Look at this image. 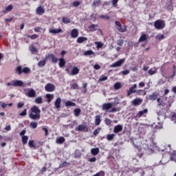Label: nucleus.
Listing matches in <instances>:
<instances>
[{
  "label": "nucleus",
  "instance_id": "1",
  "mask_svg": "<svg viewBox=\"0 0 176 176\" xmlns=\"http://www.w3.org/2000/svg\"><path fill=\"white\" fill-rule=\"evenodd\" d=\"M29 118L32 120H39L41 119V109L36 105L31 107L29 111Z\"/></svg>",
  "mask_w": 176,
  "mask_h": 176
},
{
  "label": "nucleus",
  "instance_id": "2",
  "mask_svg": "<svg viewBox=\"0 0 176 176\" xmlns=\"http://www.w3.org/2000/svg\"><path fill=\"white\" fill-rule=\"evenodd\" d=\"M165 109H170L171 104L174 102V98L173 96L166 97L164 99Z\"/></svg>",
  "mask_w": 176,
  "mask_h": 176
},
{
  "label": "nucleus",
  "instance_id": "3",
  "mask_svg": "<svg viewBox=\"0 0 176 176\" xmlns=\"http://www.w3.org/2000/svg\"><path fill=\"white\" fill-rule=\"evenodd\" d=\"M116 28L119 31V32H126L127 31V28L126 25L122 26V23L120 21H116Z\"/></svg>",
  "mask_w": 176,
  "mask_h": 176
},
{
  "label": "nucleus",
  "instance_id": "4",
  "mask_svg": "<svg viewBox=\"0 0 176 176\" xmlns=\"http://www.w3.org/2000/svg\"><path fill=\"white\" fill-rule=\"evenodd\" d=\"M165 25L166 24L164 23V21L163 20L159 19L154 23L155 28H156L157 30H163Z\"/></svg>",
  "mask_w": 176,
  "mask_h": 176
},
{
  "label": "nucleus",
  "instance_id": "5",
  "mask_svg": "<svg viewBox=\"0 0 176 176\" xmlns=\"http://www.w3.org/2000/svg\"><path fill=\"white\" fill-rule=\"evenodd\" d=\"M45 60H51L54 64L58 61V58L56 55H54V54H49L45 56Z\"/></svg>",
  "mask_w": 176,
  "mask_h": 176
},
{
  "label": "nucleus",
  "instance_id": "6",
  "mask_svg": "<svg viewBox=\"0 0 176 176\" xmlns=\"http://www.w3.org/2000/svg\"><path fill=\"white\" fill-rule=\"evenodd\" d=\"M76 131H84L85 133H87L89 131V127L86 125L79 124L77 128H76Z\"/></svg>",
  "mask_w": 176,
  "mask_h": 176
},
{
  "label": "nucleus",
  "instance_id": "7",
  "mask_svg": "<svg viewBox=\"0 0 176 176\" xmlns=\"http://www.w3.org/2000/svg\"><path fill=\"white\" fill-rule=\"evenodd\" d=\"M45 89L48 92L54 91L56 90V86L52 83H48L45 85Z\"/></svg>",
  "mask_w": 176,
  "mask_h": 176
},
{
  "label": "nucleus",
  "instance_id": "8",
  "mask_svg": "<svg viewBox=\"0 0 176 176\" xmlns=\"http://www.w3.org/2000/svg\"><path fill=\"white\" fill-rule=\"evenodd\" d=\"M124 63V59H120L116 63H113L111 67V68H116V67H122V65Z\"/></svg>",
  "mask_w": 176,
  "mask_h": 176
},
{
  "label": "nucleus",
  "instance_id": "9",
  "mask_svg": "<svg viewBox=\"0 0 176 176\" xmlns=\"http://www.w3.org/2000/svg\"><path fill=\"white\" fill-rule=\"evenodd\" d=\"M24 82L20 80H16L12 81V86L14 87H21L23 86Z\"/></svg>",
  "mask_w": 176,
  "mask_h": 176
},
{
  "label": "nucleus",
  "instance_id": "10",
  "mask_svg": "<svg viewBox=\"0 0 176 176\" xmlns=\"http://www.w3.org/2000/svg\"><path fill=\"white\" fill-rule=\"evenodd\" d=\"M135 89H137V84L133 85V87H131L129 90H127V96H131V94L137 93V90H135Z\"/></svg>",
  "mask_w": 176,
  "mask_h": 176
},
{
  "label": "nucleus",
  "instance_id": "11",
  "mask_svg": "<svg viewBox=\"0 0 176 176\" xmlns=\"http://www.w3.org/2000/svg\"><path fill=\"white\" fill-rule=\"evenodd\" d=\"M113 107L112 103L108 102V103H104L102 106V111H109Z\"/></svg>",
  "mask_w": 176,
  "mask_h": 176
},
{
  "label": "nucleus",
  "instance_id": "12",
  "mask_svg": "<svg viewBox=\"0 0 176 176\" xmlns=\"http://www.w3.org/2000/svg\"><path fill=\"white\" fill-rule=\"evenodd\" d=\"M122 131H123V126H122L121 124H118L114 126L113 133H115L116 134H118V133H120Z\"/></svg>",
  "mask_w": 176,
  "mask_h": 176
},
{
  "label": "nucleus",
  "instance_id": "13",
  "mask_svg": "<svg viewBox=\"0 0 176 176\" xmlns=\"http://www.w3.org/2000/svg\"><path fill=\"white\" fill-rule=\"evenodd\" d=\"M132 105L134 107H138L140 104H142V99L141 98H135L131 102Z\"/></svg>",
  "mask_w": 176,
  "mask_h": 176
},
{
  "label": "nucleus",
  "instance_id": "14",
  "mask_svg": "<svg viewBox=\"0 0 176 176\" xmlns=\"http://www.w3.org/2000/svg\"><path fill=\"white\" fill-rule=\"evenodd\" d=\"M27 96L30 98H34V97L36 96V92L35 90H34V89H29Z\"/></svg>",
  "mask_w": 176,
  "mask_h": 176
},
{
  "label": "nucleus",
  "instance_id": "15",
  "mask_svg": "<svg viewBox=\"0 0 176 176\" xmlns=\"http://www.w3.org/2000/svg\"><path fill=\"white\" fill-rule=\"evenodd\" d=\"M157 107H162V108H164L165 109V106H164V99L158 98L157 99Z\"/></svg>",
  "mask_w": 176,
  "mask_h": 176
},
{
  "label": "nucleus",
  "instance_id": "16",
  "mask_svg": "<svg viewBox=\"0 0 176 176\" xmlns=\"http://www.w3.org/2000/svg\"><path fill=\"white\" fill-rule=\"evenodd\" d=\"M79 35V31L78 29H73L71 31V36L72 38H78Z\"/></svg>",
  "mask_w": 176,
  "mask_h": 176
},
{
  "label": "nucleus",
  "instance_id": "17",
  "mask_svg": "<svg viewBox=\"0 0 176 176\" xmlns=\"http://www.w3.org/2000/svg\"><path fill=\"white\" fill-rule=\"evenodd\" d=\"M54 105L56 109H60V108H61V98H58L56 100Z\"/></svg>",
  "mask_w": 176,
  "mask_h": 176
},
{
  "label": "nucleus",
  "instance_id": "18",
  "mask_svg": "<svg viewBox=\"0 0 176 176\" xmlns=\"http://www.w3.org/2000/svg\"><path fill=\"white\" fill-rule=\"evenodd\" d=\"M36 12L37 14H40V16H41V15L43 14V13H45V9L42 6H40L36 8Z\"/></svg>",
  "mask_w": 176,
  "mask_h": 176
},
{
  "label": "nucleus",
  "instance_id": "19",
  "mask_svg": "<svg viewBox=\"0 0 176 176\" xmlns=\"http://www.w3.org/2000/svg\"><path fill=\"white\" fill-rule=\"evenodd\" d=\"M158 97V95L157 93H153L151 95H149L148 96V100L151 101H155V100H157Z\"/></svg>",
  "mask_w": 176,
  "mask_h": 176
},
{
  "label": "nucleus",
  "instance_id": "20",
  "mask_svg": "<svg viewBox=\"0 0 176 176\" xmlns=\"http://www.w3.org/2000/svg\"><path fill=\"white\" fill-rule=\"evenodd\" d=\"M144 113H148V109H144L143 111H139L135 116V119H137V118H141V116H142Z\"/></svg>",
  "mask_w": 176,
  "mask_h": 176
},
{
  "label": "nucleus",
  "instance_id": "21",
  "mask_svg": "<svg viewBox=\"0 0 176 176\" xmlns=\"http://www.w3.org/2000/svg\"><path fill=\"white\" fill-rule=\"evenodd\" d=\"M88 28L91 31V32H94V31H97V28H98V25L97 24H92L90 25Z\"/></svg>",
  "mask_w": 176,
  "mask_h": 176
},
{
  "label": "nucleus",
  "instance_id": "22",
  "mask_svg": "<svg viewBox=\"0 0 176 176\" xmlns=\"http://www.w3.org/2000/svg\"><path fill=\"white\" fill-rule=\"evenodd\" d=\"M91 153L94 156H97V155H98V153H100V148H94L91 149Z\"/></svg>",
  "mask_w": 176,
  "mask_h": 176
},
{
  "label": "nucleus",
  "instance_id": "23",
  "mask_svg": "<svg viewBox=\"0 0 176 176\" xmlns=\"http://www.w3.org/2000/svg\"><path fill=\"white\" fill-rule=\"evenodd\" d=\"M79 68L78 67H74L70 75L74 76V75H78L79 74Z\"/></svg>",
  "mask_w": 176,
  "mask_h": 176
},
{
  "label": "nucleus",
  "instance_id": "24",
  "mask_svg": "<svg viewBox=\"0 0 176 176\" xmlns=\"http://www.w3.org/2000/svg\"><path fill=\"white\" fill-rule=\"evenodd\" d=\"M49 32H50V34H60V32H63V30H61V29H50Z\"/></svg>",
  "mask_w": 176,
  "mask_h": 176
},
{
  "label": "nucleus",
  "instance_id": "25",
  "mask_svg": "<svg viewBox=\"0 0 176 176\" xmlns=\"http://www.w3.org/2000/svg\"><path fill=\"white\" fill-rule=\"evenodd\" d=\"M59 61V67L60 68H63V67H65V59H64V58H60L59 59H58Z\"/></svg>",
  "mask_w": 176,
  "mask_h": 176
},
{
  "label": "nucleus",
  "instance_id": "26",
  "mask_svg": "<svg viewBox=\"0 0 176 176\" xmlns=\"http://www.w3.org/2000/svg\"><path fill=\"white\" fill-rule=\"evenodd\" d=\"M87 41V37L80 36L77 38V43H83Z\"/></svg>",
  "mask_w": 176,
  "mask_h": 176
},
{
  "label": "nucleus",
  "instance_id": "27",
  "mask_svg": "<svg viewBox=\"0 0 176 176\" xmlns=\"http://www.w3.org/2000/svg\"><path fill=\"white\" fill-rule=\"evenodd\" d=\"M15 72L17 75H21V74H23V67L21 66H18L15 69Z\"/></svg>",
  "mask_w": 176,
  "mask_h": 176
},
{
  "label": "nucleus",
  "instance_id": "28",
  "mask_svg": "<svg viewBox=\"0 0 176 176\" xmlns=\"http://www.w3.org/2000/svg\"><path fill=\"white\" fill-rule=\"evenodd\" d=\"M56 142V144H64V142H65V138H64V137L58 138Z\"/></svg>",
  "mask_w": 176,
  "mask_h": 176
},
{
  "label": "nucleus",
  "instance_id": "29",
  "mask_svg": "<svg viewBox=\"0 0 176 176\" xmlns=\"http://www.w3.org/2000/svg\"><path fill=\"white\" fill-rule=\"evenodd\" d=\"M113 87L115 90H119L122 89V82H116L113 85Z\"/></svg>",
  "mask_w": 176,
  "mask_h": 176
},
{
  "label": "nucleus",
  "instance_id": "30",
  "mask_svg": "<svg viewBox=\"0 0 176 176\" xmlns=\"http://www.w3.org/2000/svg\"><path fill=\"white\" fill-rule=\"evenodd\" d=\"M46 61H47V60H46V58H45V60H40L38 63V67H45V65H46Z\"/></svg>",
  "mask_w": 176,
  "mask_h": 176
},
{
  "label": "nucleus",
  "instance_id": "31",
  "mask_svg": "<svg viewBox=\"0 0 176 176\" xmlns=\"http://www.w3.org/2000/svg\"><path fill=\"white\" fill-rule=\"evenodd\" d=\"M81 112H82V110H80V109H79V108L75 109L74 110V116L78 118V116H79V115H80Z\"/></svg>",
  "mask_w": 176,
  "mask_h": 176
},
{
  "label": "nucleus",
  "instance_id": "32",
  "mask_svg": "<svg viewBox=\"0 0 176 176\" xmlns=\"http://www.w3.org/2000/svg\"><path fill=\"white\" fill-rule=\"evenodd\" d=\"M148 39L147 34H142L140 38H139V42H145Z\"/></svg>",
  "mask_w": 176,
  "mask_h": 176
},
{
  "label": "nucleus",
  "instance_id": "33",
  "mask_svg": "<svg viewBox=\"0 0 176 176\" xmlns=\"http://www.w3.org/2000/svg\"><path fill=\"white\" fill-rule=\"evenodd\" d=\"M65 107H76V104L71 100H68L65 102Z\"/></svg>",
  "mask_w": 176,
  "mask_h": 176
},
{
  "label": "nucleus",
  "instance_id": "34",
  "mask_svg": "<svg viewBox=\"0 0 176 176\" xmlns=\"http://www.w3.org/2000/svg\"><path fill=\"white\" fill-rule=\"evenodd\" d=\"M100 123H101V118L100 116H96L95 119V124L96 126H100Z\"/></svg>",
  "mask_w": 176,
  "mask_h": 176
},
{
  "label": "nucleus",
  "instance_id": "35",
  "mask_svg": "<svg viewBox=\"0 0 176 176\" xmlns=\"http://www.w3.org/2000/svg\"><path fill=\"white\" fill-rule=\"evenodd\" d=\"M12 9H13V6L9 5L4 10H3V13H9Z\"/></svg>",
  "mask_w": 176,
  "mask_h": 176
},
{
  "label": "nucleus",
  "instance_id": "36",
  "mask_svg": "<svg viewBox=\"0 0 176 176\" xmlns=\"http://www.w3.org/2000/svg\"><path fill=\"white\" fill-rule=\"evenodd\" d=\"M30 127V129H36V127H38V122H31Z\"/></svg>",
  "mask_w": 176,
  "mask_h": 176
},
{
  "label": "nucleus",
  "instance_id": "37",
  "mask_svg": "<svg viewBox=\"0 0 176 176\" xmlns=\"http://www.w3.org/2000/svg\"><path fill=\"white\" fill-rule=\"evenodd\" d=\"M92 55L96 56V54H94V52H93L92 50H87L84 53V56H92Z\"/></svg>",
  "mask_w": 176,
  "mask_h": 176
},
{
  "label": "nucleus",
  "instance_id": "38",
  "mask_svg": "<svg viewBox=\"0 0 176 176\" xmlns=\"http://www.w3.org/2000/svg\"><path fill=\"white\" fill-rule=\"evenodd\" d=\"M34 102H36V104H42L43 102V99L42 98V96L36 98L34 100Z\"/></svg>",
  "mask_w": 176,
  "mask_h": 176
},
{
  "label": "nucleus",
  "instance_id": "39",
  "mask_svg": "<svg viewBox=\"0 0 176 176\" xmlns=\"http://www.w3.org/2000/svg\"><path fill=\"white\" fill-rule=\"evenodd\" d=\"M70 87L71 89H73L74 90L76 89L78 90L79 89V85H78V83L74 82L70 85Z\"/></svg>",
  "mask_w": 176,
  "mask_h": 176
},
{
  "label": "nucleus",
  "instance_id": "40",
  "mask_svg": "<svg viewBox=\"0 0 176 176\" xmlns=\"http://www.w3.org/2000/svg\"><path fill=\"white\" fill-rule=\"evenodd\" d=\"M62 21L65 24H69V23H71V19H69L68 17H63Z\"/></svg>",
  "mask_w": 176,
  "mask_h": 176
},
{
  "label": "nucleus",
  "instance_id": "41",
  "mask_svg": "<svg viewBox=\"0 0 176 176\" xmlns=\"http://www.w3.org/2000/svg\"><path fill=\"white\" fill-rule=\"evenodd\" d=\"M28 142V136H27V135L22 136V143H23V144L25 145Z\"/></svg>",
  "mask_w": 176,
  "mask_h": 176
},
{
  "label": "nucleus",
  "instance_id": "42",
  "mask_svg": "<svg viewBox=\"0 0 176 176\" xmlns=\"http://www.w3.org/2000/svg\"><path fill=\"white\" fill-rule=\"evenodd\" d=\"M164 38H165L164 34H159L155 36V39L157 41H162V39H164Z\"/></svg>",
  "mask_w": 176,
  "mask_h": 176
},
{
  "label": "nucleus",
  "instance_id": "43",
  "mask_svg": "<svg viewBox=\"0 0 176 176\" xmlns=\"http://www.w3.org/2000/svg\"><path fill=\"white\" fill-rule=\"evenodd\" d=\"M101 3V0H95L92 4V6H94L96 8V6H100Z\"/></svg>",
  "mask_w": 176,
  "mask_h": 176
},
{
  "label": "nucleus",
  "instance_id": "44",
  "mask_svg": "<svg viewBox=\"0 0 176 176\" xmlns=\"http://www.w3.org/2000/svg\"><path fill=\"white\" fill-rule=\"evenodd\" d=\"M27 38H30V39H38V38H39V35H38V34H32V35L28 34L27 36Z\"/></svg>",
  "mask_w": 176,
  "mask_h": 176
},
{
  "label": "nucleus",
  "instance_id": "45",
  "mask_svg": "<svg viewBox=\"0 0 176 176\" xmlns=\"http://www.w3.org/2000/svg\"><path fill=\"white\" fill-rule=\"evenodd\" d=\"M115 138V134H109L107 136V141H112Z\"/></svg>",
  "mask_w": 176,
  "mask_h": 176
},
{
  "label": "nucleus",
  "instance_id": "46",
  "mask_svg": "<svg viewBox=\"0 0 176 176\" xmlns=\"http://www.w3.org/2000/svg\"><path fill=\"white\" fill-rule=\"evenodd\" d=\"M23 74H30L31 73V69H30L29 67H24L23 69Z\"/></svg>",
  "mask_w": 176,
  "mask_h": 176
},
{
  "label": "nucleus",
  "instance_id": "47",
  "mask_svg": "<svg viewBox=\"0 0 176 176\" xmlns=\"http://www.w3.org/2000/svg\"><path fill=\"white\" fill-rule=\"evenodd\" d=\"M95 44L96 45L97 49H101L104 46V44L101 42H95Z\"/></svg>",
  "mask_w": 176,
  "mask_h": 176
},
{
  "label": "nucleus",
  "instance_id": "48",
  "mask_svg": "<svg viewBox=\"0 0 176 176\" xmlns=\"http://www.w3.org/2000/svg\"><path fill=\"white\" fill-rule=\"evenodd\" d=\"M104 123L107 124V126H111V124H112V120H111L109 118H106Z\"/></svg>",
  "mask_w": 176,
  "mask_h": 176
},
{
  "label": "nucleus",
  "instance_id": "49",
  "mask_svg": "<svg viewBox=\"0 0 176 176\" xmlns=\"http://www.w3.org/2000/svg\"><path fill=\"white\" fill-rule=\"evenodd\" d=\"M28 145L30 148H34V149L36 148V146H35V144L34 143V140H30Z\"/></svg>",
  "mask_w": 176,
  "mask_h": 176
},
{
  "label": "nucleus",
  "instance_id": "50",
  "mask_svg": "<svg viewBox=\"0 0 176 176\" xmlns=\"http://www.w3.org/2000/svg\"><path fill=\"white\" fill-rule=\"evenodd\" d=\"M108 80V76H102L98 79V82H104Z\"/></svg>",
  "mask_w": 176,
  "mask_h": 176
},
{
  "label": "nucleus",
  "instance_id": "51",
  "mask_svg": "<svg viewBox=\"0 0 176 176\" xmlns=\"http://www.w3.org/2000/svg\"><path fill=\"white\" fill-rule=\"evenodd\" d=\"M72 6L74 8H78V6H80V1H74L72 3Z\"/></svg>",
  "mask_w": 176,
  "mask_h": 176
},
{
  "label": "nucleus",
  "instance_id": "52",
  "mask_svg": "<svg viewBox=\"0 0 176 176\" xmlns=\"http://www.w3.org/2000/svg\"><path fill=\"white\" fill-rule=\"evenodd\" d=\"M30 52L34 54V53L38 52V50L34 45H32L30 47Z\"/></svg>",
  "mask_w": 176,
  "mask_h": 176
},
{
  "label": "nucleus",
  "instance_id": "53",
  "mask_svg": "<svg viewBox=\"0 0 176 176\" xmlns=\"http://www.w3.org/2000/svg\"><path fill=\"white\" fill-rule=\"evenodd\" d=\"M94 176H105V172L104 170H101L95 174Z\"/></svg>",
  "mask_w": 176,
  "mask_h": 176
},
{
  "label": "nucleus",
  "instance_id": "54",
  "mask_svg": "<svg viewBox=\"0 0 176 176\" xmlns=\"http://www.w3.org/2000/svg\"><path fill=\"white\" fill-rule=\"evenodd\" d=\"M101 131V128L98 127L94 131V135H97L100 133V131Z\"/></svg>",
  "mask_w": 176,
  "mask_h": 176
},
{
  "label": "nucleus",
  "instance_id": "55",
  "mask_svg": "<svg viewBox=\"0 0 176 176\" xmlns=\"http://www.w3.org/2000/svg\"><path fill=\"white\" fill-rule=\"evenodd\" d=\"M100 19H103L104 20H109L111 16L109 15H100Z\"/></svg>",
  "mask_w": 176,
  "mask_h": 176
},
{
  "label": "nucleus",
  "instance_id": "56",
  "mask_svg": "<svg viewBox=\"0 0 176 176\" xmlns=\"http://www.w3.org/2000/svg\"><path fill=\"white\" fill-rule=\"evenodd\" d=\"M42 130L45 131V135L47 137V135H49V129L46 127H42Z\"/></svg>",
  "mask_w": 176,
  "mask_h": 176
},
{
  "label": "nucleus",
  "instance_id": "57",
  "mask_svg": "<svg viewBox=\"0 0 176 176\" xmlns=\"http://www.w3.org/2000/svg\"><path fill=\"white\" fill-rule=\"evenodd\" d=\"M119 111H120V109H119V108H113L111 110H110L109 112L110 113H112L113 112H119Z\"/></svg>",
  "mask_w": 176,
  "mask_h": 176
},
{
  "label": "nucleus",
  "instance_id": "58",
  "mask_svg": "<svg viewBox=\"0 0 176 176\" xmlns=\"http://www.w3.org/2000/svg\"><path fill=\"white\" fill-rule=\"evenodd\" d=\"M123 43H124V40H118L117 41L118 46H122L123 45Z\"/></svg>",
  "mask_w": 176,
  "mask_h": 176
},
{
  "label": "nucleus",
  "instance_id": "59",
  "mask_svg": "<svg viewBox=\"0 0 176 176\" xmlns=\"http://www.w3.org/2000/svg\"><path fill=\"white\" fill-rule=\"evenodd\" d=\"M27 116V109H25L20 114L19 116Z\"/></svg>",
  "mask_w": 176,
  "mask_h": 176
},
{
  "label": "nucleus",
  "instance_id": "60",
  "mask_svg": "<svg viewBox=\"0 0 176 176\" xmlns=\"http://www.w3.org/2000/svg\"><path fill=\"white\" fill-rule=\"evenodd\" d=\"M46 98L47 99H51V100H53V98H54V95H52L50 94H47L46 96H45Z\"/></svg>",
  "mask_w": 176,
  "mask_h": 176
},
{
  "label": "nucleus",
  "instance_id": "61",
  "mask_svg": "<svg viewBox=\"0 0 176 176\" xmlns=\"http://www.w3.org/2000/svg\"><path fill=\"white\" fill-rule=\"evenodd\" d=\"M111 2L113 6H114V8H116V6H118L117 3L118 2H119V0H112Z\"/></svg>",
  "mask_w": 176,
  "mask_h": 176
},
{
  "label": "nucleus",
  "instance_id": "62",
  "mask_svg": "<svg viewBox=\"0 0 176 176\" xmlns=\"http://www.w3.org/2000/svg\"><path fill=\"white\" fill-rule=\"evenodd\" d=\"M89 162H90V163H94L97 162V158L96 157H93L89 160Z\"/></svg>",
  "mask_w": 176,
  "mask_h": 176
},
{
  "label": "nucleus",
  "instance_id": "63",
  "mask_svg": "<svg viewBox=\"0 0 176 176\" xmlns=\"http://www.w3.org/2000/svg\"><path fill=\"white\" fill-rule=\"evenodd\" d=\"M121 74L122 75H129V74H130V70H129V69L124 70V71L121 72Z\"/></svg>",
  "mask_w": 176,
  "mask_h": 176
},
{
  "label": "nucleus",
  "instance_id": "64",
  "mask_svg": "<svg viewBox=\"0 0 176 176\" xmlns=\"http://www.w3.org/2000/svg\"><path fill=\"white\" fill-rule=\"evenodd\" d=\"M148 74L149 75H155V74H156V71L155 70H153L152 69L148 70Z\"/></svg>",
  "mask_w": 176,
  "mask_h": 176
}]
</instances>
